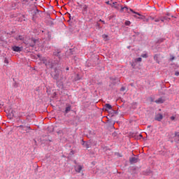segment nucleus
Returning <instances> with one entry per match:
<instances>
[{"instance_id": "1", "label": "nucleus", "mask_w": 179, "mask_h": 179, "mask_svg": "<svg viewBox=\"0 0 179 179\" xmlns=\"http://www.w3.org/2000/svg\"><path fill=\"white\" fill-rule=\"evenodd\" d=\"M19 132L20 134H24V132L29 133V131H30V127L29 126H23V125H20L17 127Z\"/></svg>"}, {"instance_id": "2", "label": "nucleus", "mask_w": 179, "mask_h": 179, "mask_svg": "<svg viewBox=\"0 0 179 179\" xmlns=\"http://www.w3.org/2000/svg\"><path fill=\"white\" fill-rule=\"evenodd\" d=\"M74 170L76 173H78L80 174H82V176H84L83 173V165H76L74 166Z\"/></svg>"}, {"instance_id": "3", "label": "nucleus", "mask_w": 179, "mask_h": 179, "mask_svg": "<svg viewBox=\"0 0 179 179\" xmlns=\"http://www.w3.org/2000/svg\"><path fill=\"white\" fill-rule=\"evenodd\" d=\"M71 110H72V106H71L69 104H66V108H65V110H64V114H68V113H69Z\"/></svg>"}, {"instance_id": "4", "label": "nucleus", "mask_w": 179, "mask_h": 179, "mask_svg": "<svg viewBox=\"0 0 179 179\" xmlns=\"http://www.w3.org/2000/svg\"><path fill=\"white\" fill-rule=\"evenodd\" d=\"M163 120V115L159 113L155 116L156 121H162Z\"/></svg>"}, {"instance_id": "5", "label": "nucleus", "mask_w": 179, "mask_h": 179, "mask_svg": "<svg viewBox=\"0 0 179 179\" xmlns=\"http://www.w3.org/2000/svg\"><path fill=\"white\" fill-rule=\"evenodd\" d=\"M13 51H15V52H20L22 51V48L19 46H14L12 48Z\"/></svg>"}, {"instance_id": "6", "label": "nucleus", "mask_w": 179, "mask_h": 179, "mask_svg": "<svg viewBox=\"0 0 179 179\" xmlns=\"http://www.w3.org/2000/svg\"><path fill=\"white\" fill-rule=\"evenodd\" d=\"M129 162L131 164H134L135 163H138V157H131L129 158Z\"/></svg>"}, {"instance_id": "7", "label": "nucleus", "mask_w": 179, "mask_h": 179, "mask_svg": "<svg viewBox=\"0 0 179 179\" xmlns=\"http://www.w3.org/2000/svg\"><path fill=\"white\" fill-rule=\"evenodd\" d=\"M61 50H55V52H53V55H55V57H58L59 58H61Z\"/></svg>"}, {"instance_id": "8", "label": "nucleus", "mask_w": 179, "mask_h": 179, "mask_svg": "<svg viewBox=\"0 0 179 179\" xmlns=\"http://www.w3.org/2000/svg\"><path fill=\"white\" fill-rule=\"evenodd\" d=\"M111 108H113V106H111V105H110L109 103L105 104L104 109L106 111H108V110H111Z\"/></svg>"}, {"instance_id": "9", "label": "nucleus", "mask_w": 179, "mask_h": 179, "mask_svg": "<svg viewBox=\"0 0 179 179\" xmlns=\"http://www.w3.org/2000/svg\"><path fill=\"white\" fill-rule=\"evenodd\" d=\"M80 8H81V9H83V10H84V12L87 11V5H86V4L80 5Z\"/></svg>"}, {"instance_id": "10", "label": "nucleus", "mask_w": 179, "mask_h": 179, "mask_svg": "<svg viewBox=\"0 0 179 179\" xmlns=\"http://www.w3.org/2000/svg\"><path fill=\"white\" fill-rule=\"evenodd\" d=\"M43 64H44L45 65V66H48L49 68H52V66L51 65H50L49 64L47 63V60H45V59H43L42 60Z\"/></svg>"}, {"instance_id": "11", "label": "nucleus", "mask_w": 179, "mask_h": 179, "mask_svg": "<svg viewBox=\"0 0 179 179\" xmlns=\"http://www.w3.org/2000/svg\"><path fill=\"white\" fill-rule=\"evenodd\" d=\"M32 43H30V47H36V43L37 41L35 39H31Z\"/></svg>"}, {"instance_id": "12", "label": "nucleus", "mask_w": 179, "mask_h": 179, "mask_svg": "<svg viewBox=\"0 0 179 179\" xmlns=\"http://www.w3.org/2000/svg\"><path fill=\"white\" fill-rule=\"evenodd\" d=\"M17 40H20V41H24V36H22V35H19L17 37Z\"/></svg>"}, {"instance_id": "13", "label": "nucleus", "mask_w": 179, "mask_h": 179, "mask_svg": "<svg viewBox=\"0 0 179 179\" xmlns=\"http://www.w3.org/2000/svg\"><path fill=\"white\" fill-rule=\"evenodd\" d=\"M155 103H157V104H162V103H163V99L162 98H159L155 101Z\"/></svg>"}, {"instance_id": "14", "label": "nucleus", "mask_w": 179, "mask_h": 179, "mask_svg": "<svg viewBox=\"0 0 179 179\" xmlns=\"http://www.w3.org/2000/svg\"><path fill=\"white\" fill-rule=\"evenodd\" d=\"M126 10V12H128V7H122L120 9V12H124Z\"/></svg>"}, {"instance_id": "15", "label": "nucleus", "mask_w": 179, "mask_h": 179, "mask_svg": "<svg viewBox=\"0 0 179 179\" xmlns=\"http://www.w3.org/2000/svg\"><path fill=\"white\" fill-rule=\"evenodd\" d=\"M102 37H103V38L105 39V41H107V38H108V36H107V35H106V34H103V35L102 36Z\"/></svg>"}, {"instance_id": "16", "label": "nucleus", "mask_w": 179, "mask_h": 179, "mask_svg": "<svg viewBox=\"0 0 179 179\" xmlns=\"http://www.w3.org/2000/svg\"><path fill=\"white\" fill-rule=\"evenodd\" d=\"M136 61L137 62H142V58H141V57H138V58H137V59H136Z\"/></svg>"}, {"instance_id": "17", "label": "nucleus", "mask_w": 179, "mask_h": 179, "mask_svg": "<svg viewBox=\"0 0 179 179\" xmlns=\"http://www.w3.org/2000/svg\"><path fill=\"white\" fill-rule=\"evenodd\" d=\"M131 12H132V13H136V15H138V16H141V14L134 11L132 9H130Z\"/></svg>"}, {"instance_id": "18", "label": "nucleus", "mask_w": 179, "mask_h": 179, "mask_svg": "<svg viewBox=\"0 0 179 179\" xmlns=\"http://www.w3.org/2000/svg\"><path fill=\"white\" fill-rule=\"evenodd\" d=\"M141 57L143 58H148V54H143V55H141Z\"/></svg>"}, {"instance_id": "19", "label": "nucleus", "mask_w": 179, "mask_h": 179, "mask_svg": "<svg viewBox=\"0 0 179 179\" xmlns=\"http://www.w3.org/2000/svg\"><path fill=\"white\" fill-rule=\"evenodd\" d=\"M125 24H126V26H129V24H131V22L130 21H126Z\"/></svg>"}, {"instance_id": "20", "label": "nucleus", "mask_w": 179, "mask_h": 179, "mask_svg": "<svg viewBox=\"0 0 179 179\" xmlns=\"http://www.w3.org/2000/svg\"><path fill=\"white\" fill-rule=\"evenodd\" d=\"M120 91H121V92H125V87H122L120 88Z\"/></svg>"}, {"instance_id": "21", "label": "nucleus", "mask_w": 179, "mask_h": 179, "mask_svg": "<svg viewBox=\"0 0 179 179\" xmlns=\"http://www.w3.org/2000/svg\"><path fill=\"white\" fill-rule=\"evenodd\" d=\"M167 17H164L163 18L161 19V22H164V20H166Z\"/></svg>"}, {"instance_id": "22", "label": "nucleus", "mask_w": 179, "mask_h": 179, "mask_svg": "<svg viewBox=\"0 0 179 179\" xmlns=\"http://www.w3.org/2000/svg\"><path fill=\"white\" fill-rule=\"evenodd\" d=\"M4 64H9V60H8V59H5L4 60Z\"/></svg>"}, {"instance_id": "23", "label": "nucleus", "mask_w": 179, "mask_h": 179, "mask_svg": "<svg viewBox=\"0 0 179 179\" xmlns=\"http://www.w3.org/2000/svg\"><path fill=\"white\" fill-rule=\"evenodd\" d=\"M115 3H117V2H113L112 4H110V6H111L112 8H114Z\"/></svg>"}, {"instance_id": "24", "label": "nucleus", "mask_w": 179, "mask_h": 179, "mask_svg": "<svg viewBox=\"0 0 179 179\" xmlns=\"http://www.w3.org/2000/svg\"><path fill=\"white\" fill-rule=\"evenodd\" d=\"M76 80H80V78L79 77V75H77V77L76 78Z\"/></svg>"}, {"instance_id": "25", "label": "nucleus", "mask_w": 179, "mask_h": 179, "mask_svg": "<svg viewBox=\"0 0 179 179\" xmlns=\"http://www.w3.org/2000/svg\"><path fill=\"white\" fill-rule=\"evenodd\" d=\"M171 120L172 121H174V120H176V117H175L174 116H172V117H171Z\"/></svg>"}, {"instance_id": "26", "label": "nucleus", "mask_w": 179, "mask_h": 179, "mask_svg": "<svg viewBox=\"0 0 179 179\" xmlns=\"http://www.w3.org/2000/svg\"><path fill=\"white\" fill-rule=\"evenodd\" d=\"M175 75H176V76H179V72H178V71H176V72L175 73Z\"/></svg>"}, {"instance_id": "27", "label": "nucleus", "mask_w": 179, "mask_h": 179, "mask_svg": "<svg viewBox=\"0 0 179 179\" xmlns=\"http://www.w3.org/2000/svg\"><path fill=\"white\" fill-rule=\"evenodd\" d=\"M155 22H160V19L157 18V19L155 20Z\"/></svg>"}, {"instance_id": "28", "label": "nucleus", "mask_w": 179, "mask_h": 179, "mask_svg": "<svg viewBox=\"0 0 179 179\" xmlns=\"http://www.w3.org/2000/svg\"><path fill=\"white\" fill-rule=\"evenodd\" d=\"M106 3L107 4V5H111V3H110V1H106Z\"/></svg>"}, {"instance_id": "29", "label": "nucleus", "mask_w": 179, "mask_h": 179, "mask_svg": "<svg viewBox=\"0 0 179 179\" xmlns=\"http://www.w3.org/2000/svg\"><path fill=\"white\" fill-rule=\"evenodd\" d=\"M154 59H157V55H155L154 56Z\"/></svg>"}, {"instance_id": "30", "label": "nucleus", "mask_w": 179, "mask_h": 179, "mask_svg": "<svg viewBox=\"0 0 179 179\" xmlns=\"http://www.w3.org/2000/svg\"><path fill=\"white\" fill-rule=\"evenodd\" d=\"M12 114H13V117H15V114L13 113V112H12Z\"/></svg>"}, {"instance_id": "31", "label": "nucleus", "mask_w": 179, "mask_h": 179, "mask_svg": "<svg viewBox=\"0 0 179 179\" xmlns=\"http://www.w3.org/2000/svg\"><path fill=\"white\" fill-rule=\"evenodd\" d=\"M66 71H69V68L67 67V68H66Z\"/></svg>"}, {"instance_id": "32", "label": "nucleus", "mask_w": 179, "mask_h": 179, "mask_svg": "<svg viewBox=\"0 0 179 179\" xmlns=\"http://www.w3.org/2000/svg\"><path fill=\"white\" fill-rule=\"evenodd\" d=\"M86 148H87V149H88L89 146L87 145Z\"/></svg>"}, {"instance_id": "33", "label": "nucleus", "mask_w": 179, "mask_h": 179, "mask_svg": "<svg viewBox=\"0 0 179 179\" xmlns=\"http://www.w3.org/2000/svg\"><path fill=\"white\" fill-rule=\"evenodd\" d=\"M156 62L159 64V62H158V60H156Z\"/></svg>"}, {"instance_id": "34", "label": "nucleus", "mask_w": 179, "mask_h": 179, "mask_svg": "<svg viewBox=\"0 0 179 179\" xmlns=\"http://www.w3.org/2000/svg\"><path fill=\"white\" fill-rule=\"evenodd\" d=\"M172 59H174V57H172Z\"/></svg>"}]
</instances>
